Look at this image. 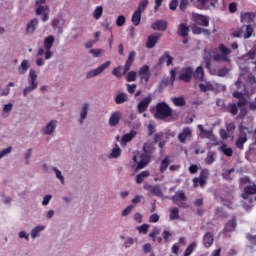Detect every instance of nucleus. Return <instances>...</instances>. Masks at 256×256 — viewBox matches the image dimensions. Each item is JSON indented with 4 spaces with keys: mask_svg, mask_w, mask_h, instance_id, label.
Listing matches in <instances>:
<instances>
[{
    "mask_svg": "<svg viewBox=\"0 0 256 256\" xmlns=\"http://www.w3.org/2000/svg\"><path fill=\"white\" fill-rule=\"evenodd\" d=\"M154 117L160 121H165V119L173 117V108L166 102H159L155 106Z\"/></svg>",
    "mask_w": 256,
    "mask_h": 256,
    "instance_id": "obj_1",
    "label": "nucleus"
},
{
    "mask_svg": "<svg viewBox=\"0 0 256 256\" xmlns=\"http://www.w3.org/2000/svg\"><path fill=\"white\" fill-rule=\"evenodd\" d=\"M171 201L182 209H187L189 207V205L185 202L187 201V196L183 190H178L175 192V194L171 197Z\"/></svg>",
    "mask_w": 256,
    "mask_h": 256,
    "instance_id": "obj_2",
    "label": "nucleus"
},
{
    "mask_svg": "<svg viewBox=\"0 0 256 256\" xmlns=\"http://www.w3.org/2000/svg\"><path fill=\"white\" fill-rule=\"evenodd\" d=\"M252 35H253V27H251V25H245V24L232 33L233 37L239 38L243 36L244 39H249Z\"/></svg>",
    "mask_w": 256,
    "mask_h": 256,
    "instance_id": "obj_3",
    "label": "nucleus"
},
{
    "mask_svg": "<svg viewBox=\"0 0 256 256\" xmlns=\"http://www.w3.org/2000/svg\"><path fill=\"white\" fill-rule=\"evenodd\" d=\"M207 179H209V170L208 169H203L200 174L199 177H195L193 178V183H194V187H205V185H207Z\"/></svg>",
    "mask_w": 256,
    "mask_h": 256,
    "instance_id": "obj_4",
    "label": "nucleus"
},
{
    "mask_svg": "<svg viewBox=\"0 0 256 256\" xmlns=\"http://www.w3.org/2000/svg\"><path fill=\"white\" fill-rule=\"evenodd\" d=\"M218 50L221 54H217L214 56L215 61H229V55H231V49L227 48L225 44H220Z\"/></svg>",
    "mask_w": 256,
    "mask_h": 256,
    "instance_id": "obj_5",
    "label": "nucleus"
},
{
    "mask_svg": "<svg viewBox=\"0 0 256 256\" xmlns=\"http://www.w3.org/2000/svg\"><path fill=\"white\" fill-rule=\"evenodd\" d=\"M55 43V36L50 35L44 39V49H45V59H51L53 57V52L51 49L53 48V44Z\"/></svg>",
    "mask_w": 256,
    "mask_h": 256,
    "instance_id": "obj_6",
    "label": "nucleus"
},
{
    "mask_svg": "<svg viewBox=\"0 0 256 256\" xmlns=\"http://www.w3.org/2000/svg\"><path fill=\"white\" fill-rule=\"evenodd\" d=\"M178 79L179 81H183V83H191V79H193V67L188 66L182 68Z\"/></svg>",
    "mask_w": 256,
    "mask_h": 256,
    "instance_id": "obj_7",
    "label": "nucleus"
},
{
    "mask_svg": "<svg viewBox=\"0 0 256 256\" xmlns=\"http://www.w3.org/2000/svg\"><path fill=\"white\" fill-rule=\"evenodd\" d=\"M111 67V61H106L102 65H100L98 68L90 70L87 73V79H93V77H97V75H101L105 69Z\"/></svg>",
    "mask_w": 256,
    "mask_h": 256,
    "instance_id": "obj_8",
    "label": "nucleus"
},
{
    "mask_svg": "<svg viewBox=\"0 0 256 256\" xmlns=\"http://www.w3.org/2000/svg\"><path fill=\"white\" fill-rule=\"evenodd\" d=\"M192 21L195 25H199L200 27H207L209 25V17L203 14L194 13L192 15Z\"/></svg>",
    "mask_w": 256,
    "mask_h": 256,
    "instance_id": "obj_9",
    "label": "nucleus"
},
{
    "mask_svg": "<svg viewBox=\"0 0 256 256\" xmlns=\"http://www.w3.org/2000/svg\"><path fill=\"white\" fill-rule=\"evenodd\" d=\"M153 101V95L149 94L145 98H143L137 106L138 113H145L147 109H149V105H151V102Z\"/></svg>",
    "mask_w": 256,
    "mask_h": 256,
    "instance_id": "obj_10",
    "label": "nucleus"
},
{
    "mask_svg": "<svg viewBox=\"0 0 256 256\" xmlns=\"http://www.w3.org/2000/svg\"><path fill=\"white\" fill-rule=\"evenodd\" d=\"M191 137H193V130L190 127H184L183 130L178 134V141L180 143H187L191 141Z\"/></svg>",
    "mask_w": 256,
    "mask_h": 256,
    "instance_id": "obj_11",
    "label": "nucleus"
},
{
    "mask_svg": "<svg viewBox=\"0 0 256 256\" xmlns=\"http://www.w3.org/2000/svg\"><path fill=\"white\" fill-rule=\"evenodd\" d=\"M159 39H161V34L159 33L149 35L146 40V49H155V45L159 43Z\"/></svg>",
    "mask_w": 256,
    "mask_h": 256,
    "instance_id": "obj_12",
    "label": "nucleus"
},
{
    "mask_svg": "<svg viewBox=\"0 0 256 256\" xmlns=\"http://www.w3.org/2000/svg\"><path fill=\"white\" fill-rule=\"evenodd\" d=\"M139 75L141 81H145V83H149V80L151 79V71L149 68V65H144L139 70Z\"/></svg>",
    "mask_w": 256,
    "mask_h": 256,
    "instance_id": "obj_13",
    "label": "nucleus"
},
{
    "mask_svg": "<svg viewBox=\"0 0 256 256\" xmlns=\"http://www.w3.org/2000/svg\"><path fill=\"white\" fill-rule=\"evenodd\" d=\"M256 14L254 12H242L240 14L241 23H246V25H251L255 21Z\"/></svg>",
    "mask_w": 256,
    "mask_h": 256,
    "instance_id": "obj_14",
    "label": "nucleus"
},
{
    "mask_svg": "<svg viewBox=\"0 0 256 256\" xmlns=\"http://www.w3.org/2000/svg\"><path fill=\"white\" fill-rule=\"evenodd\" d=\"M136 56H137V53H135V51H131L129 53L128 59L126 60V63L124 65V75H125V73H128L131 70L133 63H135Z\"/></svg>",
    "mask_w": 256,
    "mask_h": 256,
    "instance_id": "obj_15",
    "label": "nucleus"
},
{
    "mask_svg": "<svg viewBox=\"0 0 256 256\" xmlns=\"http://www.w3.org/2000/svg\"><path fill=\"white\" fill-rule=\"evenodd\" d=\"M245 143H247V133L240 131L235 146L237 147V149L243 150Z\"/></svg>",
    "mask_w": 256,
    "mask_h": 256,
    "instance_id": "obj_16",
    "label": "nucleus"
},
{
    "mask_svg": "<svg viewBox=\"0 0 256 256\" xmlns=\"http://www.w3.org/2000/svg\"><path fill=\"white\" fill-rule=\"evenodd\" d=\"M167 25V21L157 20L156 22L151 24V27L154 31H167Z\"/></svg>",
    "mask_w": 256,
    "mask_h": 256,
    "instance_id": "obj_17",
    "label": "nucleus"
},
{
    "mask_svg": "<svg viewBox=\"0 0 256 256\" xmlns=\"http://www.w3.org/2000/svg\"><path fill=\"white\" fill-rule=\"evenodd\" d=\"M121 121V112L120 111H115L112 112L109 118V125L110 127H117V124Z\"/></svg>",
    "mask_w": 256,
    "mask_h": 256,
    "instance_id": "obj_18",
    "label": "nucleus"
},
{
    "mask_svg": "<svg viewBox=\"0 0 256 256\" xmlns=\"http://www.w3.org/2000/svg\"><path fill=\"white\" fill-rule=\"evenodd\" d=\"M57 128V120H51L46 127L43 128L44 135H53Z\"/></svg>",
    "mask_w": 256,
    "mask_h": 256,
    "instance_id": "obj_19",
    "label": "nucleus"
},
{
    "mask_svg": "<svg viewBox=\"0 0 256 256\" xmlns=\"http://www.w3.org/2000/svg\"><path fill=\"white\" fill-rule=\"evenodd\" d=\"M249 195H256V185H248L244 188L242 199H249Z\"/></svg>",
    "mask_w": 256,
    "mask_h": 256,
    "instance_id": "obj_20",
    "label": "nucleus"
},
{
    "mask_svg": "<svg viewBox=\"0 0 256 256\" xmlns=\"http://www.w3.org/2000/svg\"><path fill=\"white\" fill-rule=\"evenodd\" d=\"M144 189H146V191H149L150 193H152V195H155L156 197H163V191H161V188L159 186L147 185L144 186Z\"/></svg>",
    "mask_w": 256,
    "mask_h": 256,
    "instance_id": "obj_21",
    "label": "nucleus"
},
{
    "mask_svg": "<svg viewBox=\"0 0 256 256\" xmlns=\"http://www.w3.org/2000/svg\"><path fill=\"white\" fill-rule=\"evenodd\" d=\"M189 26H187V24L182 23L178 26V30H177V35H179V37H189Z\"/></svg>",
    "mask_w": 256,
    "mask_h": 256,
    "instance_id": "obj_22",
    "label": "nucleus"
},
{
    "mask_svg": "<svg viewBox=\"0 0 256 256\" xmlns=\"http://www.w3.org/2000/svg\"><path fill=\"white\" fill-rule=\"evenodd\" d=\"M176 79H177V71L175 69H172L170 71V79L169 78L164 79V80H162V83H163V85H165L167 87L169 85H174Z\"/></svg>",
    "mask_w": 256,
    "mask_h": 256,
    "instance_id": "obj_23",
    "label": "nucleus"
},
{
    "mask_svg": "<svg viewBox=\"0 0 256 256\" xmlns=\"http://www.w3.org/2000/svg\"><path fill=\"white\" fill-rule=\"evenodd\" d=\"M213 234L211 232H207L204 236H203V246L206 249H209V247H211V245H213Z\"/></svg>",
    "mask_w": 256,
    "mask_h": 256,
    "instance_id": "obj_24",
    "label": "nucleus"
},
{
    "mask_svg": "<svg viewBox=\"0 0 256 256\" xmlns=\"http://www.w3.org/2000/svg\"><path fill=\"white\" fill-rule=\"evenodd\" d=\"M29 77H30L29 86L34 89H37V87L39 85L37 83V72L35 70L31 69L29 72Z\"/></svg>",
    "mask_w": 256,
    "mask_h": 256,
    "instance_id": "obj_25",
    "label": "nucleus"
},
{
    "mask_svg": "<svg viewBox=\"0 0 256 256\" xmlns=\"http://www.w3.org/2000/svg\"><path fill=\"white\" fill-rule=\"evenodd\" d=\"M196 81H203L205 78V72L203 71L202 66H198L196 70H193V76Z\"/></svg>",
    "mask_w": 256,
    "mask_h": 256,
    "instance_id": "obj_26",
    "label": "nucleus"
},
{
    "mask_svg": "<svg viewBox=\"0 0 256 256\" xmlns=\"http://www.w3.org/2000/svg\"><path fill=\"white\" fill-rule=\"evenodd\" d=\"M165 61H166L167 67L173 64V57L169 55V52H164V54L159 58V64L163 65Z\"/></svg>",
    "mask_w": 256,
    "mask_h": 256,
    "instance_id": "obj_27",
    "label": "nucleus"
},
{
    "mask_svg": "<svg viewBox=\"0 0 256 256\" xmlns=\"http://www.w3.org/2000/svg\"><path fill=\"white\" fill-rule=\"evenodd\" d=\"M129 101V96L127 93L121 92L115 97L116 105H122V103H127Z\"/></svg>",
    "mask_w": 256,
    "mask_h": 256,
    "instance_id": "obj_28",
    "label": "nucleus"
},
{
    "mask_svg": "<svg viewBox=\"0 0 256 256\" xmlns=\"http://www.w3.org/2000/svg\"><path fill=\"white\" fill-rule=\"evenodd\" d=\"M169 165H171V157L166 156L160 163V169H159L160 173H165V171H167Z\"/></svg>",
    "mask_w": 256,
    "mask_h": 256,
    "instance_id": "obj_29",
    "label": "nucleus"
},
{
    "mask_svg": "<svg viewBox=\"0 0 256 256\" xmlns=\"http://www.w3.org/2000/svg\"><path fill=\"white\" fill-rule=\"evenodd\" d=\"M149 175H151V173L148 170H144V171L140 172L136 176V183L138 185H141V183H143L145 181V179H147V177H149Z\"/></svg>",
    "mask_w": 256,
    "mask_h": 256,
    "instance_id": "obj_30",
    "label": "nucleus"
},
{
    "mask_svg": "<svg viewBox=\"0 0 256 256\" xmlns=\"http://www.w3.org/2000/svg\"><path fill=\"white\" fill-rule=\"evenodd\" d=\"M211 0H196L197 9L207 11L211 6L209 5Z\"/></svg>",
    "mask_w": 256,
    "mask_h": 256,
    "instance_id": "obj_31",
    "label": "nucleus"
},
{
    "mask_svg": "<svg viewBox=\"0 0 256 256\" xmlns=\"http://www.w3.org/2000/svg\"><path fill=\"white\" fill-rule=\"evenodd\" d=\"M37 25H39V20L36 18L32 19L27 24V28H26L27 33H35V29H36Z\"/></svg>",
    "mask_w": 256,
    "mask_h": 256,
    "instance_id": "obj_32",
    "label": "nucleus"
},
{
    "mask_svg": "<svg viewBox=\"0 0 256 256\" xmlns=\"http://www.w3.org/2000/svg\"><path fill=\"white\" fill-rule=\"evenodd\" d=\"M218 149L224 153L226 157H233V148L227 147V144H222Z\"/></svg>",
    "mask_w": 256,
    "mask_h": 256,
    "instance_id": "obj_33",
    "label": "nucleus"
},
{
    "mask_svg": "<svg viewBox=\"0 0 256 256\" xmlns=\"http://www.w3.org/2000/svg\"><path fill=\"white\" fill-rule=\"evenodd\" d=\"M237 227V219L235 217H232L230 221L225 226V231L233 232L235 231V228Z\"/></svg>",
    "mask_w": 256,
    "mask_h": 256,
    "instance_id": "obj_34",
    "label": "nucleus"
},
{
    "mask_svg": "<svg viewBox=\"0 0 256 256\" xmlns=\"http://www.w3.org/2000/svg\"><path fill=\"white\" fill-rule=\"evenodd\" d=\"M172 103L175 105V107H185L186 101L183 96L180 97H172Z\"/></svg>",
    "mask_w": 256,
    "mask_h": 256,
    "instance_id": "obj_35",
    "label": "nucleus"
},
{
    "mask_svg": "<svg viewBox=\"0 0 256 256\" xmlns=\"http://www.w3.org/2000/svg\"><path fill=\"white\" fill-rule=\"evenodd\" d=\"M131 21L134 27H138L139 23H141V12L139 10L134 11Z\"/></svg>",
    "mask_w": 256,
    "mask_h": 256,
    "instance_id": "obj_36",
    "label": "nucleus"
},
{
    "mask_svg": "<svg viewBox=\"0 0 256 256\" xmlns=\"http://www.w3.org/2000/svg\"><path fill=\"white\" fill-rule=\"evenodd\" d=\"M198 129L202 135V137H204L205 139H211V137H213V131L211 130H205V128L203 127V125H198Z\"/></svg>",
    "mask_w": 256,
    "mask_h": 256,
    "instance_id": "obj_37",
    "label": "nucleus"
},
{
    "mask_svg": "<svg viewBox=\"0 0 256 256\" xmlns=\"http://www.w3.org/2000/svg\"><path fill=\"white\" fill-rule=\"evenodd\" d=\"M89 111V104L85 103L83 106H82V109H81V113H80V124H83V121H85V119H87V113Z\"/></svg>",
    "mask_w": 256,
    "mask_h": 256,
    "instance_id": "obj_38",
    "label": "nucleus"
},
{
    "mask_svg": "<svg viewBox=\"0 0 256 256\" xmlns=\"http://www.w3.org/2000/svg\"><path fill=\"white\" fill-rule=\"evenodd\" d=\"M169 219H170V221H175L177 219H181V217L179 216V208H177V207L170 208Z\"/></svg>",
    "mask_w": 256,
    "mask_h": 256,
    "instance_id": "obj_39",
    "label": "nucleus"
},
{
    "mask_svg": "<svg viewBox=\"0 0 256 256\" xmlns=\"http://www.w3.org/2000/svg\"><path fill=\"white\" fill-rule=\"evenodd\" d=\"M137 135V131L131 130L129 133L122 136L123 143H129Z\"/></svg>",
    "mask_w": 256,
    "mask_h": 256,
    "instance_id": "obj_40",
    "label": "nucleus"
},
{
    "mask_svg": "<svg viewBox=\"0 0 256 256\" xmlns=\"http://www.w3.org/2000/svg\"><path fill=\"white\" fill-rule=\"evenodd\" d=\"M204 163L206 165H213V163H215V152L209 151L204 159Z\"/></svg>",
    "mask_w": 256,
    "mask_h": 256,
    "instance_id": "obj_41",
    "label": "nucleus"
},
{
    "mask_svg": "<svg viewBox=\"0 0 256 256\" xmlns=\"http://www.w3.org/2000/svg\"><path fill=\"white\" fill-rule=\"evenodd\" d=\"M195 249H197V242H192L190 245L187 246L183 256H191Z\"/></svg>",
    "mask_w": 256,
    "mask_h": 256,
    "instance_id": "obj_42",
    "label": "nucleus"
},
{
    "mask_svg": "<svg viewBox=\"0 0 256 256\" xmlns=\"http://www.w3.org/2000/svg\"><path fill=\"white\" fill-rule=\"evenodd\" d=\"M232 173H235V168H232L230 170H223L222 177L223 179H226V181H232L233 177L231 176Z\"/></svg>",
    "mask_w": 256,
    "mask_h": 256,
    "instance_id": "obj_43",
    "label": "nucleus"
},
{
    "mask_svg": "<svg viewBox=\"0 0 256 256\" xmlns=\"http://www.w3.org/2000/svg\"><path fill=\"white\" fill-rule=\"evenodd\" d=\"M143 153L153 157V146L150 143H144V145H143Z\"/></svg>",
    "mask_w": 256,
    "mask_h": 256,
    "instance_id": "obj_44",
    "label": "nucleus"
},
{
    "mask_svg": "<svg viewBox=\"0 0 256 256\" xmlns=\"http://www.w3.org/2000/svg\"><path fill=\"white\" fill-rule=\"evenodd\" d=\"M45 229V226H36L34 229L31 231V237L32 239H35L36 237H39V233Z\"/></svg>",
    "mask_w": 256,
    "mask_h": 256,
    "instance_id": "obj_45",
    "label": "nucleus"
},
{
    "mask_svg": "<svg viewBox=\"0 0 256 256\" xmlns=\"http://www.w3.org/2000/svg\"><path fill=\"white\" fill-rule=\"evenodd\" d=\"M126 81H128V83H132L133 81H137V72H135V71L128 72L127 75H126Z\"/></svg>",
    "mask_w": 256,
    "mask_h": 256,
    "instance_id": "obj_46",
    "label": "nucleus"
},
{
    "mask_svg": "<svg viewBox=\"0 0 256 256\" xmlns=\"http://www.w3.org/2000/svg\"><path fill=\"white\" fill-rule=\"evenodd\" d=\"M133 161L134 163H137V167L136 169H145V167H147V165H149L147 162L143 161L140 159V161H137V156H133Z\"/></svg>",
    "mask_w": 256,
    "mask_h": 256,
    "instance_id": "obj_47",
    "label": "nucleus"
},
{
    "mask_svg": "<svg viewBox=\"0 0 256 256\" xmlns=\"http://www.w3.org/2000/svg\"><path fill=\"white\" fill-rule=\"evenodd\" d=\"M147 5H149V0H141L138 4L137 11L143 13V11L147 9Z\"/></svg>",
    "mask_w": 256,
    "mask_h": 256,
    "instance_id": "obj_48",
    "label": "nucleus"
},
{
    "mask_svg": "<svg viewBox=\"0 0 256 256\" xmlns=\"http://www.w3.org/2000/svg\"><path fill=\"white\" fill-rule=\"evenodd\" d=\"M228 109L231 115H237V113H239V106L235 103L229 104Z\"/></svg>",
    "mask_w": 256,
    "mask_h": 256,
    "instance_id": "obj_49",
    "label": "nucleus"
},
{
    "mask_svg": "<svg viewBox=\"0 0 256 256\" xmlns=\"http://www.w3.org/2000/svg\"><path fill=\"white\" fill-rule=\"evenodd\" d=\"M102 15H103V6H98L93 12V17L94 19H101Z\"/></svg>",
    "mask_w": 256,
    "mask_h": 256,
    "instance_id": "obj_50",
    "label": "nucleus"
},
{
    "mask_svg": "<svg viewBox=\"0 0 256 256\" xmlns=\"http://www.w3.org/2000/svg\"><path fill=\"white\" fill-rule=\"evenodd\" d=\"M110 155L113 159H117V157L121 156V148L116 144V147L112 149V153Z\"/></svg>",
    "mask_w": 256,
    "mask_h": 256,
    "instance_id": "obj_51",
    "label": "nucleus"
},
{
    "mask_svg": "<svg viewBox=\"0 0 256 256\" xmlns=\"http://www.w3.org/2000/svg\"><path fill=\"white\" fill-rule=\"evenodd\" d=\"M137 231H139V233H143V235H147V233H149V224H142L141 226H138Z\"/></svg>",
    "mask_w": 256,
    "mask_h": 256,
    "instance_id": "obj_52",
    "label": "nucleus"
},
{
    "mask_svg": "<svg viewBox=\"0 0 256 256\" xmlns=\"http://www.w3.org/2000/svg\"><path fill=\"white\" fill-rule=\"evenodd\" d=\"M36 7H37L35 10L36 15H41L44 13V11H49V6L36 5Z\"/></svg>",
    "mask_w": 256,
    "mask_h": 256,
    "instance_id": "obj_53",
    "label": "nucleus"
},
{
    "mask_svg": "<svg viewBox=\"0 0 256 256\" xmlns=\"http://www.w3.org/2000/svg\"><path fill=\"white\" fill-rule=\"evenodd\" d=\"M21 69H22V71H21ZM28 69H29V61L23 60V61L21 62L20 67H19V71H21V73L23 74V73H26V71H27Z\"/></svg>",
    "mask_w": 256,
    "mask_h": 256,
    "instance_id": "obj_54",
    "label": "nucleus"
},
{
    "mask_svg": "<svg viewBox=\"0 0 256 256\" xmlns=\"http://www.w3.org/2000/svg\"><path fill=\"white\" fill-rule=\"evenodd\" d=\"M9 87H15V83H13V82L8 83L6 89H4L2 91V93L0 94L2 97H5V96L9 95V93H11V89Z\"/></svg>",
    "mask_w": 256,
    "mask_h": 256,
    "instance_id": "obj_55",
    "label": "nucleus"
},
{
    "mask_svg": "<svg viewBox=\"0 0 256 256\" xmlns=\"http://www.w3.org/2000/svg\"><path fill=\"white\" fill-rule=\"evenodd\" d=\"M112 75H114V77H117L118 79H121V77H123V75L121 74V66L114 68L112 70Z\"/></svg>",
    "mask_w": 256,
    "mask_h": 256,
    "instance_id": "obj_56",
    "label": "nucleus"
},
{
    "mask_svg": "<svg viewBox=\"0 0 256 256\" xmlns=\"http://www.w3.org/2000/svg\"><path fill=\"white\" fill-rule=\"evenodd\" d=\"M189 7V0H180L179 9L185 11Z\"/></svg>",
    "mask_w": 256,
    "mask_h": 256,
    "instance_id": "obj_57",
    "label": "nucleus"
},
{
    "mask_svg": "<svg viewBox=\"0 0 256 256\" xmlns=\"http://www.w3.org/2000/svg\"><path fill=\"white\" fill-rule=\"evenodd\" d=\"M127 91L130 93V95H133L137 89V84H126Z\"/></svg>",
    "mask_w": 256,
    "mask_h": 256,
    "instance_id": "obj_58",
    "label": "nucleus"
},
{
    "mask_svg": "<svg viewBox=\"0 0 256 256\" xmlns=\"http://www.w3.org/2000/svg\"><path fill=\"white\" fill-rule=\"evenodd\" d=\"M125 21H126L125 16L120 15V16H118V18L116 20V25L118 27H123V25H125Z\"/></svg>",
    "mask_w": 256,
    "mask_h": 256,
    "instance_id": "obj_59",
    "label": "nucleus"
},
{
    "mask_svg": "<svg viewBox=\"0 0 256 256\" xmlns=\"http://www.w3.org/2000/svg\"><path fill=\"white\" fill-rule=\"evenodd\" d=\"M153 156H151V155H149V154H144V153H142L141 155H140V160L141 161H144V162H146V163H151V158H152Z\"/></svg>",
    "mask_w": 256,
    "mask_h": 256,
    "instance_id": "obj_60",
    "label": "nucleus"
},
{
    "mask_svg": "<svg viewBox=\"0 0 256 256\" xmlns=\"http://www.w3.org/2000/svg\"><path fill=\"white\" fill-rule=\"evenodd\" d=\"M238 107H245L247 105V98L245 96H242V98L238 99V102L236 103Z\"/></svg>",
    "mask_w": 256,
    "mask_h": 256,
    "instance_id": "obj_61",
    "label": "nucleus"
},
{
    "mask_svg": "<svg viewBox=\"0 0 256 256\" xmlns=\"http://www.w3.org/2000/svg\"><path fill=\"white\" fill-rule=\"evenodd\" d=\"M141 201H145V197L141 196V195H137L132 199V203L134 205H137L138 203H141Z\"/></svg>",
    "mask_w": 256,
    "mask_h": 256,
    "instance_id": "obj_62",
    "label": "nucleus"
},
{
    "mask_svg": "<svg viewBox=\"0 0 256 256\" xmlns=\"http://www.w3.org/2000/svg\"><path fill=\"white\" fill-rule=\"evenodd\" d=\"M160 217L158 214L154 213L149 217V223H157L159 222Z\"/></svg>",
    "mask_w": 256,
    "mask_h": 256,
    "instance_id": "obj_63",
    "label": "nucleus"
},
{
    "mask_svg": "<svg viewBox=\"0 0 256 256\" xmlns=\"http://www.w3.org/2000/svg\"><path fill=\"white\" fill-rule=\"evenodd\" d=\"M229 12L230 13H237V3L232 2L229 4Z\"/></svg>",
    "mask_w": 256,
    "mask_h": 256,
    "instance_id": "obj_64",
    "label": "nucleus"
}]
</instances>
